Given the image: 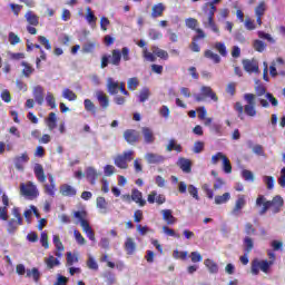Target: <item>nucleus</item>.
Returning <instances> with one entry per match:
<instances>
[{
  "instance_id": "40",
  "label": "nucleus",
  "mask_w": 285,
  "mask_h": 285,
  "mask_svg": "<svg viewBox=\"0 0 285 285\" xmlns=\"http://www.w3.org/2000/svg\"><path fill=\"white\" fill-rule=\"evenodd\" d=\"M246 206V199L244 198V196H240L237 200L236 204L234 206L233 209V214L236 215L237 213H239V210H242V208H244Z\"/></svg>"
},
{
  "instance_id": "61",
  "label": "nucleus",
  "mask_w": 285,
  "mask_h": 285,
  "mask_svg": "<svg viewBox=\"0 0 285 285\" xmlns=\"http://www.w3.org/2000/svg\"><path fill=\"white\" fill-rule=\"evenodd\" d=\"M87 16L86 19L88 21V23H97V17L95 16V13L92 12V9H90V7L87 8Z\"/></svg>"
},
{
  "instance_id": "52",
  "label": "nucleus",
  "mask_w": 285,
  "mask_h": 285,
  "mask_svg": "<svg viewBox=\"0 0 285 285\" xmlns=\"http://www.w3.org/2000/svg\"><path fill=\"white\" fill-rule=\"evenodd\" d=\"M79 262V256L73 255L72 252H67V266H73Z\"/></svg>"
},
{
  "instance_id": "21",
  "label": "nucleus",
  "mask_w": 285,
  "mask_h": 285,
  "mask_svg": "<svg viewBox=\"0 0 285 285\" xmlns=\"http://www.w3.org/2000/svg\"><path fill=\"white\" fill-rule=\"evenodd\" d=\"M179 166L183 173H185L186 175H190V173H193V160L188 158H180Z\"/></svg>"
},
{
  "instance_id": "29",
  "label": "nucleus",
  "mask_w": 285,
  "mask_h": 285,
  "mask_svg": "<svg viewBox=\"0 0 285 285\" xmlns=\"http://www.w3.org/2000/svg\"><path fill=\"white\" fill-rule=\"evenodd\" d=\"M24 19L27 20V23H29V26H39V16H37L32 11H27V13L24 14Z\"/></svg>"
},
{
  "instance_id": "57",
  "label": "nucleus",
  "mask_w": 285,
  "mask_h": 285,
  "mask_svg": "<svg viewBox=\"0 0 285 285\" xmlns=\"http://www.w3.org/2000/svg\"><path fill=\"white\" fill-rule=\"evenodd\" d=\"M87 267L90 268V271H99V264H97V261H95L92 256L88 257Z\"/></svg>"
},
{
  "instance_id": "51",
  "label": "nucleus",
  "mask_w": 285,
  "mask_h": 285,
  "mask_svg": "<svg viewBox=\"0 0 285 285\" xmlns=\"http://www.w3.org/2000/svg\"><path fill=\"white\" fill-rule=\"evenodd\" d=\"M8 41L10 46H17V43H21V38L17 33L10 31L8 36Z\"/></svg>"
},
{
  "instance_id": "59",
  "label": "nucleus",
  "mask_w": 285,
  "mask_h": 285,
  "mask_svg": "<svg viewBox=\"0 0 285 285\" xmlns=\"http://www.w3.org/2000/svg\"><path fill=\"white\" fill-rule=\"evenodd\" d=\"M214 48L217 50V52H219L222 57H226V45H224L223 42H216Z\"/></svg>"
},
{
  "instance_id": "30",
  "label": "nucleus",
  "mask_w": 285,
  "mask_h": 285,
  "mask_svg": "<svg viewBox=\"0 0 285 285\" xmlns=\"http://www.w3.org/2000/svg\"><path fill=\"white\" fill-rule=\"evenodd\" d=\"M119 83L115 81L112 78H108L107 80V90L109 95H117L119 92Z\"/></svg>"
},
{
  "instance_id": "63",
  "label": "nucleus",
  "mask_w": 285,
  "mask_h": 285,
  "mask_svg": "<svg viewBox=\"0 0 285 285\" xmlns=\"http://www.w3.org/2000/svg\"><path fill=\"white\" fill-rule=\"evenodd\" d=\"M243 23H245V28L246 30H255V21H253L250 19V17H245V21H243Z\"/></svg>"
},
{
  "instance_id": "42",
  "label": "nucleus",
  "mask_w": 285,
  "mask_h": 285,
  "mask_svg": "<svg viewBox=\"0 0 285 285\" xmlns=\"http://www.w3.org/2000/svg\"><path fill=\"white\" fill-rule=\"evenodd\" d=\"M204 57H206V59H210L212 61H214V63H219V61H222V58L219 57V55L210 50H206L204 52Z\"/></svg>"
},
{
  "instance_id": "26",
  "label": "nucleus",
  "mask_w": 285,
  "mask_h": 285,
  "mask_svg": "<svg viewBox=\"0 0 285 285\" xmlns=\"http://www.w3.org/2000/svg\"><path fill=\"white\" fill-rule=\"evenodd\" d=\"M53 245L56 246L57 252L55 253L56 257H61L66 247H63V243H61V238L59 235H53Z\"/></svg>"
},
{
  "instance_id": "3",
  "label": "nucleus",
  "mask_w": 285,
  "mask_h": 285,
  "mask_svg": "<svg viewBox=\"0 0 285 285\" xmlns=\"http://www.w3.org/2000/svg\"><path fill=\"white\" fill-rule=\"evenodd\" d=\"M208 6L209 10L203 18L204 28H210L213 32L219 35V27L215 23V12H217V7L213 6V3H205L204 8H208Z\"/></svg>"
},
{
  "instance_id": "46",
  "label": "nucleus",
  "mask_w": 285,
  "mask_h": 285,
  "mask_svg": "<svg viewBox=\"0 0 285 285\" xmlns=\"http://www.w3.org/2000/svg\"><path fill=\"white\" fill-rule=\"evenodd\" d=\"M222 161H223V170H224V173H226L227 175H230V173H233V166L230 165V160L228 159L227 156H224Z\"/></svg>"
},
{
  "instance_id": "33",
  "label": "nucleus",
  "mask_w": 285,
  "mask_h": 285,
  "mask_svg": "<svg viewBox=\"0 0 285 285\" xmlns=\"http://www.w3.org/2000/svg\"><path fill=\"white\" fill-rule=\"evenodd\" d=\"M204 265L206 266V268H208L209 273L212 274L219 273V266H217V263H215V261L207 258L205 259Z\"/></svg>"
},
{
  "instance_id": "28",
  "label": "nucleus",
  "mask_w": 285,
  "mask_h": 285,
  "mask_svg": "<svg viewBox=\"0 0 285 285\" xmlns=\"http://www.w3.org/2000/svg\"><path fill=\"white\" fill-rule=\"evenodd\" d=\"M19 226H23V222L20 220L19 223V220H17L16 218H11L7 224V230L10 234L17 233Z\"/></svg>"
},
{
  "instance_id": "25",
  "label": "nucleus",
  "mask_w": 285,
  "mask_h": 285,
  "mask_svg": "<svg viewBox=\"0 0 285 285\" xmlns=\"http://www.w3.org/2000/svg\"><path fill=\"white\" fill-rule=\"evenodd\" d=\"M33 97L38 106H43V87L36 86L33 88Z\"/></svg>"
},
{
  "instance_id": "31",
  "label": "nucleus",
  "mask_w": 285,
  "mask_h": 285,
  "mask_svg": "<svg viewBox=\"0 0 285 285\" xmlns=\"http://www.w3.org/2000/svg\"><path fill=\"white\" fill-rule=\"evenodd\" d=\"M96 206H97V208H99V210H100L104 215H106V213H108V202L106 200L105 197H102V196L97 197V199H96Z\"/></svg>"
},
{
  "instance_id": "60",
  "label": "nucleus",
  "mask_w": 285,
  "mask_h": 285,
  "mask_svg": "<svg viewBox=\"0 0 285 285\" xmlns=\"http://www.w3.org/2000/svg\"><path fill=\"white\" fill-rule=\"evenodd\" d=\"M164 35L157 30V29H150L149 30V38L153 39V41H157V39H161Z\"/></svg>"
},
{
  "instance_id": "54",
  "label": "nucleus",
  "mask_w": 285,
  "mask_h": 285,
  "mask_svg": "<svg viewBox=\"0 0 285 285\" xmlns=\"http://www.w3.org/2000/svg\"><path fill=\"white\" fill-rule=\"evenodd\" d=\"M97 47L96 42H87L82 46V52L88 55L90 52H95V48Z\"/></svg>"
},
{
  "instance_id": "13",
  "label": "nucleus",
  "mask_w": 285,
  "mask_h": 285,
  "mask_svg": "<svg viewBox=\"0 0 285 285\" xmlns=\"http://www.w3.org/2000/svg\"><path fill=\"white\" fill-rule=\"evenodd\" d=\"M96 98L100 108H102V110H107L108 106H110V98H108V95L101 90H98L96 91Z\"/></svg>"
},
{
  "instance_id": "58",
  "label": "nucleus",
  "mask_w": 285,
  "mask_h": 285,
  "mask_svg": "<svg viewBox=\"0 0 285 285\" xmlns=\"http://www.w3.org/2000/svg\"><path fill=\"white\" fill-rule=\"evenodd\" d=\"M185 23L187 28H190V30H197L198 29L197 26L199 22L195 18H188L185 20Z\"/></svg>"
},
{
  "instance_id": "32",
  "label": "nucleus",
  "mask_w": 285,
  "mask_h": 285,
  "mask_svg": "<svg viewBox=\"0 0 285 285\" xmlns=\"http://www.w3.org/2000/svg\"><path fill=\"white\" fill-rule=\"evenodd\" d=\"M200 92L203 97H210L213 101H219V98L217 97V94L213 91V88L210 87H202Z\"/></svg>"
},
{
  "instance_id": "9",
  "label": "nucleus",
  "mask_w": 285,
  "mask_h": 285,
  "mask_svg": "<svg viewBox=\"0 0 285 285\" xmlns=\"http://www.w3.org/2000/svg\"><path fill=\"white\" fill-rule=\"evenodd\" d=\"M124 139L130 146H135V144H138L139 139H141V136L139 135V131L135 129H126L124 131Z\"/></svg>"
},
{
  "instance_id": "4",
  "label": "nucleus",
  "mask_w": 285,
  "mask_h": 285,
  "mask_svg": "<svg viewBox=\"0 0 285 285\" xmlns=\"http://www.w3.org/2000/svg\"><path fill=\"white\" fill-rule=\"evenodd\" d=\"M244 99L246 101L244 112L247 115V117H257V96L254 94H245Z\"/></svg>"
},
{
  "instance_id": "55",
  "label": "nucleus",
  "mask_w": 285,
  "mask_h": 285,
  "mask_svg": "<svg viewBox=\"0 0 285 285\" xmlns=\"http://www.w3.org/2000/svg\"><path fill=\"white\" fill-rule=\"evenodd\" d=\"M253 48L256 50V52H264V50H266V43H264L262 40H255Z\"/></svg>"
},
{
  "instance_id": "2",
  "label": "nucleus",
  "mask_w": 285,
  "mask_h": 285,
  "mask_svg": "<svg viewBox=\"0 0 285 285\" xmlns=\"http://www.w3.org/2000/svg\"><path fill=\"white\" fill-rule=\"evenodd\" d=\"M256 206H263L261 209V215H265L269 208H274V213H279L284 206V198L276 195L272 200H266L264 196H258L256 199Z\"/></svg>"
},
{
  "instance_id": "49",
  "label": "nucleus",
  "mask_w": 285,
  "mask_h": 285,
  "mask_svg": "<svg viewBox=\"0 0 285 285\" xmlns=\"http://www.w3.org/2000/svg\"><path fill=\"white\" fill-rule=\"evenodd\" d=\"M229 199H230V193H225L220 196H215V204L219 206L222 204H226V202H228Z\"/></svg>"
},
{
  "instance_id": "34",
  "label": "nucleus",
  "mask_w": 285,
  "mask_h": 285,
  "mask_svg": "<svg viewBox=\"0 0 285 285\" xmlns=\"http://www.w3.org/2000/svg\"><path fill=\"white\" fill-rule=\"evenodd\" d=\"M46 124L49 130H55L57 128V114L50 112L46 119Z\"/></svg>"
},
{
  "instance_id": "22",
  "label": "nucleus",
  "mask_w": 285,
  "mask_h": 285,
  "mask_svg": "<svg viewBox=\"0 0 285 285\" xmlns=\"http://www.w3.org/2000/svg\"><path fill=\"white\" fill-rule=\"evenodd\" d=\"M145 159L147 164H163L165 158L159 154L147 153Z\"/></svg>"
},
{
  "instance_id": "53",
  "label": "nucleus",
  "mask_w": 285,
  "mask_h": 285,
  "mask_svg": "<svg viewBox=\"0 0 285 285\" xmlns=\"http://www.w3.org/2000/svg\"><path fill=\"white\" fill-rule=\"evenodd\" d=\"M265 12H266V2L261 1L259 4L255 8V14L256 17H264Z\"/></svg>"
},
{
  "instance_id": "62",
  "label": "nucleus",
  "mask_w": 285,
  "mask_h": 285,
  "mask_svg": "<svg viewBox=\"0 0 285 285\" xmlns=\"http://www.w3.org/2000/svg\"><path fill=\"white\" fill-rule=\"evenodd\" d=\"M40 244L46 249L50 248V244L48 243V234L46 232H42L40 235Z\"/></svg>"
},
{
  "instance_id": "1",
  "label": "nucleus",
  "mask_w": 285,
  "mask_h": 285,
  "mask_svg": "<svg viewBox=\"0 0 285 285\" xmlns=\"http://www.w3.org/2000/svg\"><path fill=\"white\" fill-rule=\"evenodd\" d=\"M121 59L124 61H130V49L124 47L121 50L114 49L111 50V56L108 53L102 55L100 61V68H108V65L119 67L121 66Z\"/></svg>"
},
{
  "instance_id": "18",
  "label": "nucleus",
  "mask_w": 285,
  "mask_h": 285,
  "mask_svg": "<svg viewBox=\"0 0 285 285\" xmlns=\"http://www.w3.org/2000/svg\"><path fill=\"white\" fill-rule=\"evenodd\" d=\"M164 12H166V4L163 2L154 4L151 8V19H159V17H164Z\"/></svg>"
},
{
  "instance_id": "64",
  "label": "nucleus",
  "mask_w": 285,
  "mask_h": 285,
  "mask_svg": "<svg viewBox=\"0 0 285 285\" xmlns=\"http://www.w3.org/2000/svg\"><path fill=\"white\" fill-rule=\"evenodd\" d=\"M195 32L197 35L193 38V41H199V39H206V37H208L200 28L195 29Z\"/></svg>"
},
{
  "instance_id": "43",
  "label": "nucleus",
  "mask_w": 285,
  "mask_h": 285,
  "mask_svg": "<svg viewBox=\"0 0 285 285\" xmlns=\"http://www.w3.org/2000/svg\"><path fill=\"white\" fill-rule=\"evenodd\" d=\"M63 99H68V101H77V94L75 91L70 90L69 88H66L62 92Z\"/></svg>"
},
{
  "instance_id": "38",
  "label": "nucleus",
  "mask_w": 285,
  "mask_h": 285,
  "mask_svg": "<svg viewBox=\"0 0 285 285\" xmlns=\"http://www.w3.org/2000/svg\"><path fill=\"white\" fill-rule=\"evenodd\" d=\"M151 51L159 59H164V60L168 59V51L160 49L159 47H155V46L151 47Z\"/></svg>"
},
{
  "instance_id": "5",
  "label": "nucleus",
  "mask_w": 285,
  "mask_h": 285,
  "mask_svg": "<svg viewBox=\"0 0 285 285\" xmlns=\"http://www.w3.org/2000/svg\"><path fill=\"white\" fill-rule=\"evenodd\" d=\"M20 193L23 197H27V199H37V197H39V189L32 181L20 184Z\"/></svg>"
},
{
  "instance_id": "16",
  "label": "nucleus",
  "mask_w": 285,
  "mask_h": 285,
  "mask_svg": "<svg viewBox=\"0 0 285 285\" xmlns=\"http://www.w3.org/2000/svg\"><path fill=\"white\" fill-rule=\"evenodd\" d=\"M60 195H62V197H76L77 189L69 184H62L60 185Z\"/></svg>"
},
{
  "instance_id": "24",
  "label": "nucleus",
  "mask_w": 285,
  "mask_h": 285,
  "mask_svg": "<svg viewBox=\"0 0 285 285\" xmlns=\"http://www.w3.org/2000/svg\"><path fill=\"white\" fill-rule=\"evenodd\" d=\"M125 250L127 255H135V250H137V244L135 243V239L131 237L126 238Z\"/></svg>"
},
{
  "instance_id": "10",
  "label": "nucleus",
  "mask_w": 285,
  "mask_h": 285,
  "mask_svg": "<svg viewBox=\"0 0 285 285\" xmlns=\"http://www.w3.org/2000/svg\"><path fill=\"white\" fill-rule=\"evenodd\" d=\"M49 184H43V193L49 197H55L57 193V183L55 180V176L52 174H48Z\"/></svg>"
},
{
  "instance_id": "19",
  "label": "nucleus",
  "mask_w": 285,
  "mask_h": 285,
  "mask_svg": "<svg viewBox=\"0 0 285 285\" xmlns=\"http://www.w3.org/2000/svg\"><path fill=\"white\" fill-rule=\"evenodd\" d=\"M33 173L39 184H46V171L43 170V165L36 164L33 168Z\"/></svg>"
},
{
  "instance_id": "56",
  "label": "nucleus",
  "mask_w": 285,
  "mask_h": 285,
  "mask_svg": "<svg viewBox=\"0 0 285 285\" xmlns=\"http://www.w3.org/2000/svg\"><path fill=\"white\" fill-rule=\"evenodd\" d=\"M38 41L46 48V50H52V45H50V40H48L46 36H39Z\"/></svg>"
},
{
  "instance_id": "37",
  "label": "nucleus",
  "mask_w": 285,
  "mask_h": 285,
  "mask_svg": "<svg viewBox=\"0 0 285 285\" xmlns=\"http://www.w3.org/2000/svg\"><path fill=\"white\" fill-rule=\"evenodd\" d=\"M83 106H85V110L87 112H91V115H97V107L95 106V102H92V100L90 99H85L83 101Z\"/></svg>"
},
{
  "instance_id": "44",
  "label": "nucleus",
  "mask_w": 285,
  "mask_h": 285,
  "mask_svg": "<svg viewBox=\"0 0 285 285\" xmlns=\"http://www.w3.org/2000/svg\"><path fill=\"white\" fill-rule=\"evenodd\" d=\"M149 97H150V89H148L147 87H144L140 90V94L138 96L140 104L148 101Z\"/></svg>"
},
{
  "instance_id": "47",
  "label": "nucleus",
  "mask_w": 285,
  "mask_h": 285,
  "mask_svg": "<svg viewBox=\"0 0 285 285\" xmlns=\"http://www.w3.org/2000/svg\"><path fill=\"white\" fill-rule=\"evenodd\" d=\"M244 246H245V253L250 254L253 248H255V243L253 242V238L250 237H245L244 239Z\"/></svg>"
},
{
  "instance_id": "15",
  "label": "nucleus",
  "mask_w": 285,
  "mask_h": 285,
  "mask_svg": "<svg viewBox=\"0 0 285 285\" xmlns=\"http://www.w3.org/2000/svg\"><path fill=\"white\" fill-rule=\"evenodd\" d=\"M85 177L91 184V186H95L97 184V180L99 179V173H97V169L94 167H88L85 171Z\"/></svg>"
},
{
  "instance_id": "6",
  "label": "nucleus",
  "mask_w": 285,
  "mask_h": 285,
  "mask_svg": "<svg viewBox=\"0 0 285 285\" xmlns=\"http://www.w3.org/2000/svg\"><path fill=\"white\" fill-rule=\"evenodd\" d=\"M134 156H135L134 150L124 151L121 155H118L115 158L114 164L115 166H117V168H120L121 170H127L128 161H132Z\"/></svg>"
},
{
  "instance_id": "41",
  "label": "nucleus",
  "mask_w": 285,
  "mask_h": 285,
  "mask_svg": "<svg viewBox=\"0 0 285 285\" xmlns=\"http://www.w3.org/2000/svg\"><path fill=\"white\" fill-rule=\"evenodd\" d=\"M73 217L80 222L81 228L83 227V222H88V219H86V217H88V213H86V210L75 212Z\"/></svg>"
},
{
  "instance_id": "8",
  "label": "nucleus",
  "mask_w": 285,
  "mask_h": 285,
  "mask_svg": "<svg viewBox=\"0 0 285 285\" xmlns=\"http://www.w3.org/2000/svg\"><path fill=\"white\" fill-rule=\"evenodd\" d=\"M16 272L19 274V275H26V277H32L33 282H39V279H41V272H39V268L37 267H33L31 269H27L26 271V266L23 264H18L16 266Z\"/></svg>"
},
{
  "instance_id": "7",
  "label": "nucleus",
  "mask_w": 285,
  "mask_h": 285,
  "mask_svg": "<svg viewBox=\"0 0 285 285\" xmlns=\"http://www.w3.org/2000/svg\"><path fill=\"white\" fill-rule=\"evenodd\" d=\"M271 266H273V261H259L256 258L252 262L250 273L252 275H259V271L268 273Z\"/></svg>"
},
{
  "instance_id": "50",
  "label": "nucleus",
  "mask_w": 285,
  "mask_h": 285,
  "mask_svg": "<svg viewBox=\"0 0 285 285\" xmlns=\"http://www.w3.org/2000/svg\"><path fill=\"white\" fill-rule=\"evenodd\" d=\"M138 86H139V79L137 77L128 79V81H127L128 90L135 91V90H137Z\"/></svg>"
},
{
  "instance_id": "39",
  "label": "nucleus",
  "mask_w": 285,
  "mask_h": 285,
  "mask_svg": "<svg viewBox=\"0 0 285 285\" xmlns=\"http://www.w3.org/2000/svg\"><path fill=\"white\" fill-rule=\"evenodd\" d=\"M21 66L23 67V69H22L23 77L29 78L31 75L35 73V69L32 68V66L30 63L22 61Z\"/></svg>"
},
{
  "instance_id": "48",
  "label": "nucleus",
  "mask_w": 285,
  "mask_h": 285,
  "mask_svg": "<svg viewBox=\"0 0 285 285\" xmlns=\"http://www.w3.org/2000/svg\"><path fill=\"white\" fill-rule=\"evenodd\" d=\"M46 101L47 106H50L51 110H55V108H57V100L55 99V95H52V92H47Z\"/></svg>"
},
{
  "instance_id": "17",
  "label": "nucleus",
  "mask_w": 285,
  "mask_h": 285,
  "mask_svg": "<svg viewBox=\"0 0 285 285\" xmlns=\"http://www.w3.org/2000/svg\"><path fill=\"white\" fill-rule=\"evenodd\" d=\"M147 202L148 204H158V205H161V204H166V196L159 194L157 195V191L156 190H153L148 197H147Z\"/></svg>"
},
{
  "instance_id": "27",
  "label": "nucleus",
  "mask_w": 285,
  "mask_h": 285,
  "mask_svg": "<svg viewBox=\"0 0 285 285\" xmlns=\"http://www.w3.org/2000/svg\"><path fill=\"white\" fill-rule=\"evenodd\" d=\"M163 219L168 224L169 226L173 224H176L177 218L173 216V210L170 209H163L161 210Z\"/></svg>"
},
{
  "instance_id": "35",
  "label": "nucleus",
  "mask_w": 285,
  "mask_h": 285,
  "mask_svg": "<svg viewBox=\"0 0 285 285\" xmlns=\"http://www.w3.org/2000/svg\"><path fill=\"white\" fill-rule=\"evenodd\" d=\"M82 230L86 233L90 242H95V232L92 230V227H90V223L82 222Z\"/></svg>"
},
{
  "instance_id": "23",
  "label": "nucleus",
  "mask_w": 285,
  "mask_h": 285,
  "mask_svg": "<svg viewBox=\"0 0 285 285\" xmlns=\"http://www.w3.org/2000/svg\"><path fill=\"white\" fill-rule=\"evenodd\" d=\"M131 199L135 202V204H138L139 206H146V200L144 199V194L139 189H132L131 190Z\"/></svg>"
},
{
  "instance_id": "36",
  "label": "nucleus",
  "mask_w": 285,
  "mask_h": 285,
  "mask_svg": "<svg viewBox=\"0 0 285 285\" xmlns=\"http://www.w3.org/2000/svg\"><path fill=\"white\" fill-rule=\"evenodd\" d=\"M45 264L48 271H52L55 266H59L61 263L58 261V258H55V256L50 255L48 258H45Z\"/></svg>"
},
{
  "instance_id": "12",
  "label": "nucleus",
  "mask_w": 285,
  "mask_h": 285,
  "mask_svg": "<svg viewBox=\"0 0 285 285\" xmlns=\"http://www.w3.org/2000/svg\"><path fill=\"white\" fill-rule=\"evenodd\" d=\"M186 190L189 193V195H191V197L194 199H196L197 202H199V194L197 191V188L194 187L193 185H186V183L180 181L179 183V193H186Z\"/></svg>"
},
{
  "instance_id": "14",
  "label": "nucleus",
  "mask_w": 285,
  "mask_h": 285,
  "mask_svg": "<svg viewBox=\"0 0 285 285\" xmlns=\"http://www.w3.org/2000/svg\"><path fill=\"white\" fill-rule=\"evenodd\" d=\"M30 161V156H28V153L21 154V156H16L13 158V164L17 168V170H23V165L28 164Z\"/></svg>"
},
{
  "instance_id": "20",
  "label": "nucleus",
  "mask_w": 285,
  "mask_h": 285,
  "mask_svg": "<svg viewBox=\"0 0 285 285\" xmlns=\"http://www.w3.org/2000/svg\"><path fill=\"white\" fill-rule=\"evenodd\" d=\"M141 135L145 144H155V132L149 127L141 128Z\"/></svg>"
},
{
  "instance_id": "45",
  "label": "nucleus",
  "mask_w": 285,
  "mask_h": 285,
  "mask_svg": "<svg viewBox=\"0 0 285 285\" xmlns=\"http://www.w3.org/2000/svg\"><path fill=\"white\" fill-rule=\"evenodd\" d=\"M263 181L266 185L267 190H273V188H275V177L264 176Z\"/></svg>"
},
{
  "instance_id": "11",
  "label": "nucleus",
  "mask_w": 285,
  "mask_h": 285,
  "mask_svg": "<svg viewBox=\"0 0 285 285\" xmlns=\"http://www.w3.org/2000/svg\"><path fill=\"white\" fill-rule=\"evenodd\" d=\"M243 68L245 72L252 75V72H259V63L255 59H245L243 60Z\"/></svg>"
}]
</instances>
